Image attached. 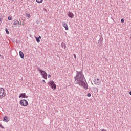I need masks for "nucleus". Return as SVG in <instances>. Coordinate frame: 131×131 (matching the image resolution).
Instances as JSON below:
<instances>
[{"instance_id": "f3484780", "label": "nucleus", "mask_w": 131, "mask_h": 131, "mask_svg": "<svg viewBox=\"0 0 131 131\" xmlns=\"http://www.w3.org/2000/svg\"><path fill=\"white\" fill-rule=\"evenodd\" d=\"M17 21H15L13 23V25H16L17 26H18V23H17Z\"/></svg>"}, {"instance_id": "b1692460", "label": "nucleus", "mask_w": 131, "mask_h": 131, "mask_svg": "<svg viewBox=\"0 0 131 131\" xmlns=\"http://www.w3.org/2000/svg\"><path fill=\"white\" fill-rule=\"evenodd\" d=\"M0 127H1V128H5V127H4V126H3L2 124H0Z\"/></svg>"}, {"instance_id": "a211bd4d", "label": "nucleus", "mask_w": 131, "mask_h": 131, "mask_svg": "<svg viewBox=\"0 0 131 131\" xmlns=\"http://www.w3.org/2000/svg\"><path fill=\"white\" fill-rule=\"evenodd\" d=\"M17 24H18V25H21L22 24V22L19 20V21H18Z\"/></svg>"}, {"instance_id": "c756f323", "label": "nucleus", "mask_w": 131, "mask_h": 131, "mask_svg": "<svg viewBox=\"0 0 131 131\" xmlns=\"http://www.w3.org/2000/svg\"><path fill=\"white\" fill-rule=\"evenodd\" d=\"M12 1H14V0H12Z\"/></svg>"}, {"instance_id": "aec40b11", "label": "nucleus", "mask_w": 131, "mask_h": 131, "mask_svg": "<svg viewBox=\"0 0 131 131\" xmlns=\"http://www.w3.org/2000/svg\"><path fill=\"white\" fill-rule=\"evenodd\" d=\"M91 96H92V94L91 93L87 94V97H91Z\"/></svg>"}, {"instance_id": "39448f33", "label": "nucleus", "mask_w": 131, "mask_h": 131, "mask_svg": "<svg viewBox=\"0 0 131 131\" xmlns=\"http://www.w3.org/2000/svg\"><path fill=\"white\" fill-rule=\"evenodd\" d=\"M94 83L96 85H100L101 84V80L99 78L98 79H94Z\"/></svg>"}, {"instance_id": "1a4fd4ad", "label": "nucleus", "mask_w": 131, "mask_h": 131, "mask_svg": "<svg viewBox=\"0 0 131 131\" xmlns=\"http://www.w3.org/2000/svg\"><path fill=\"white\" fill-rule=\"evenodd\" d=\"M68 17H69V18H73V17H74V14H73V13L72 12H68Z\"/></svg>"}, {"instance_id": "412c9836", "label": "nucleus", "mask_w": 131, "mask_h": 131, "mask_svg": "<svg viewBox=\"0 0 131 131\" xmlns=\"http://www.w3.org/2000/svg\"><path fill=\"white\" fill-rule=\"evenodd\" d=\"M8 20H9V21H11V20H12V17L9 16L8 17Z\"/></svg>"}, {"instance_id": "f257e3e1", "label": "nucleus", "mask_w": 131, "mask_h": 131, "mask_svg": "<svg viewBox=\"0 0 131 131\" xmlns=\"http://www.w3.org/2000/svg\"><path fill=\"white\" fill-rule=\"evenodd\" d=\"M74 83H75V84H79L80 86H82L84 90L89 89L88 83L86 82L85 78H84V75H83V72L82 71H76V75L74 77Z\"/></svg>"}, {"instance_id": "0eeeda50", "label": "nucleus", "mask_w": 131, "mask_h": 131, "mask_svg": "<svg viewBox=\"0 0 131 131\" xmlns=\"http://www.w3.org/2000/svg\"><path fill=\"white\" fill-rule=\"evenodd\" d=\"M19 98H28V96H26V94L25 93H21L19 96Z\"/></svg>"}, {"instance_id": "6ab92c4d", "label": "nucleus", "mask_w": 131, "mask_h": 131, "mask_svg": "<svg viewBox=\"0 0 131 131\" xmlns=\"http://www.w3.org/2000/svg\"><path fill=\"white\" fill-rule=\"evenodd\" d=\"M26 17H27L28 18H30V17H31L30 14H26Z\"/></svg>"}, {"instance_id": "9b49d317", "label": "nucleus", "mask_w": 131, "mask_h": 131, "mask_svg": "<svg viewBox=\"0 0 131 131\" xmlns=\"http://www.w3.org/2000/svg\"><path fill=\"white\" fill-rule=\"evenodd\" d=\"M19 56L21 59H24V53H23V52L19 51Z\"/></svg>"}, {"instance_id": "423d86ee", "label": "nucleus", "mask_w": 131, "mask_h": 131, "mask_svg": "<svg viewBox=\"0 0 131 131\" xmlns=\"http://www.w3.org/2000/svg\"><path fill=\"white\" fill-rule=\"evenodd\" d=\"M49 83L51 86V89H54V90H56V89H57V86L56 85V84L54 83L53 81H50Z\"/></svg>"}, {"instance_id": "20e7f679", "label": "nucleus", "mask_w": 131, "mask_h": 131, "mask_svg": "<svg viewBox=\"0 0 131 131\" xmlns=\"http://www.w3.org/2000/svg\"><path fill=\"white\" fill-rule=\"evenodd\" d=\"M19 103L21 106H23L24 107H26V106H28V101L25 99L21 100Z\"/></svg>"}, {"instance_id": "f8f14e48", "label": "nucleus", "mask_w": 131, "mask_h": 131, "mask_svg": "<svg viewBox=\"0 0 131 131\" xmlns=\"http://www.w3.org/2000/svg\"><path fill=\"white\" fill-rule=\"evenodd\" d=\"M102 45H103V40H99L98 41V46H99V47H102Z\"/></svg>"}, {"instance_id": "4468645a", "label": "nucleus", "mask_w": 131, "mask_h": 131, "mask_svg": "<svg viewBox=\"0 0 131 131\" xmlns=\"http://www.w3.org/2000/svg\"><path fill=\"white\" fill-rule=\"evenodd\" d=\"M35 39H36L37 42H38V43H39V42H40V39H39V38H38L37 37H35Z\"/></svg>"}, {"instance_id": "bb28decb", "label": "nucleus", "mask_w": 131, "mask_h": 131, "mask_svg": "<svg viewBox=\"0 0 131 131\" xmlns=\"http://www.w3.org/2000/svg\"><path fill=\"white\" fill-rule=\"evenodd\" d=\"M42 82H44L45 83H46V81H45V80H43Z\"/></svg>"}, {"instance_id": "9d476101", "label": "nucleus", "mask_w": 131, "mask_h": 131, "mask_svg": "<svg viewBox=\"0 0 131 131\" xmlns=\"http://www.w3.org/2000/svg\"><path fill=\"white\" fill-rule=\"evenodd\" d=\"M3 121H4V122H8V121H10V118L7 116H5L3 119Z\"/></svg>"}, {"instance_id": "5701e85b", "label": "nucleus", "mask_w": 131, "mask_h": 131, "mask_svg": "<svg viewBox=\"0 0 131 131\" xmlns=\"http://www.w3.org/2000/svg\"><path fill=\"white\" fill-rule=\"evenodd\" d=\"M73 56H74V58H75V59H76V55H75V54H73Z\"/></svg>"}, {"instance_id": "4be33fe9", "label": "nucleus", "mask_w": 131, "mask_h": 131, "mask_svg": "<svg viewBox=\"0 0 131 131\" xmlns=\"http://www.w3.org/2000/svg\"><path fill=\"white\" fill-rule=\"evenodd\" d=\"M121 21L122 23H123V22H124V19H123V18H122V19H121Z\"/></svg>"}, {"instance_id": "cd10ccee", "label": "nucleus", "mask_w": 131, "mask_h": 131, "mask_svg": "<svg viewBox=\"0 0 131 131\" xmlns=\"http://www.w3.org/2000/svg\"><path fill=\"white\" fill-rule=\"evenodd\" d=\"M129 95L131 96V91L129 92Z\"/></svg>"}, {"instance_id": "f03ea898", "label": "nucleus", "mask_w": 131, "mask_h": 131, "mask_svg": "<svg viewBox=\"0 0 131 131\" xmlns=\"http://www.w3.org/2000/svg\"><path fill=\"white\" fill-rule=\"evenodd\" d=\"M37 71L41 73V75H42V77L44 78V79H47V76H48V74L46 71H42L40 68H37Z\"/></svg>"}, {"instance_id": "dca6fc26", "label": "nucleus", "mask_w": 131, "mask_h": 131, "mask_svg": "<svg viewBox=\"0 0 131 131\" xmlns=\"http://www.w3.org/2000/svg\"><path fill=\"white\" fill-rule=\"evenodd\" d=\"M5 31H6V33H7V34H10V33L9 32V30H8V29L5 28Z\"/></svg>"}, {"instance_id": "6e6552de", "label": "nucleus", "mask_w": 131, "mask_h": 131, "mask_svg": "<svg viewBox=\"0 0 131 131\" xmlns=\"http://www.w3.org/2000/svg\"><path fill=\"white\" fill-rule=\"evenodd\" d=\"M62 24H63V27H64L66 30H68V29H69V28H68V25H67V23H66L65 22H63Z\"/></svg>"}, {"instance_id": "a878e982", "label": "nucleus", "mask_w": 131, "mask_h": 131, "mask_svg": "<svg viewBox=\"0 0 131 131\" xmlns=\"http://www.w3.org/2000/svg\"><path fill=\"white\" fill-rule=\"evenodd\" d=\"M38 38H39V39H40V38H41V36H39V37H38Z\"/></svg>"}, {"instance_id": "c85d7f7f", "label": "nucleus", "mask_w": 131, "mask_h": 131, "mask_svg": "<svg viewBox=\"0 0 131 131\" xmlns=\"http://www.w3.org/2000/svg\"><path fill=\"white\" fill-rule=\"evenodd\" d=\"M0 21H1V18H0Z\"/></svg>"}, {"instance_id": "2eb2a0df", "label": "nucleus", "mask_w": 131, "mask_h": 131, "mask_svg": "<svg viewBox=\"0 0 131 131\" xmlns=\"http://www.w3.org/2000/svg\"><path fill=\"white\" fill-rule=\"evenodd\" d=\"M43 0H36V3H37L38 4H41V3H42V1Z\"/></svg>"}, {"instance_id": "7ed1b4c3", "label": "nucleus", "mask_w": 131, "mask_h": 131, "mask_svg": "<svg viewBox=\"0 0 131 131\" xmlns=\"http://www.w3.org/2000/svg\"><path fill=\"white\" fill-rule=\"evenodd\" d=\"M6 97V93H5V89L3 88H0V99Z\"/></svg>"}, {"instance_id": "393cba45", "label": "nucleus", "mask_w": 131, "mask_h": 131, "mask_svg": "<svg viewBox=\"0 0 131 131\" xmlns=\"http://www.w3.org/2000/svg\"><path fill=\"white\" fill-rule=\"evenodd\" d=\"M48 78H50L51 77V75H50V74L48 75Z\"/></svg>"}, {"instance_id": "ddd939ff", "label": "nucleus", "mask_w": 131, "mask_h": 131, "mask_svg": "<svg viewBox=\"0 0 131 131\" xmlns=\"http://www.w3.org/2000/svg\"><path fill=\"white\" fill-rule=\"evenodd\" d=\"M61 48H63V49H66V44L64 42L61 43Z\"/></svg>"}]
</instances>
